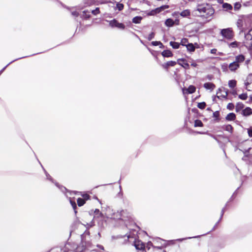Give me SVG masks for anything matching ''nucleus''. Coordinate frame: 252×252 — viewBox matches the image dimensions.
I'll return each mask as SVG.
<instances>
[{"label": "nucleus", "mask_w": 252, "mask_h": 252, "mask_svg": "<svg viewBox=\"0 0 252 252\" xmlns=\"http://www.w3.org/2000/svg\"><path fill=\"white\" fill-rule=\"evenodd\" d=\"M217 97L220 98H226L228 95V92L224 88H219L217 92Z\"/></svg>", "instance_id": "8"}, {"label": "nucleus", "mask_w": 252, "mask_h": 252, "mask_svg": "<svg viewBox=\"0 0 252 252\" xmlns=\"http://www.w3.org/2000/svg\"><path fill=\"white\" fill-rule=\"evenodd\" d=\"M181 45H183V46H187V44H188V39L187 38H183L181 41V43H180Z\"/></svg>", "instance_id": "36"}, {"label": "nucleus", "mask_w": 252, "mask_h": 252, "mask_svg": "<svg viewBox=\"0 0 252 252\" xmlns=\"http://www.w3.org/2000/svg\"><path fill=\"white\" fill-rule=\"evenodd\" d=\"M237 26L241 32H244L248 29L250 25H249V22L246 21V17H245L238 20Z\"/></svg>", "instance_id": "3"}, {"label": "nucleus", "mask_w": 252, "mask_h": 252, "mask_svg": "<svg viewBox=\"0 0 252 252\" xmlns=\"http://www.w3.org/2000/svg\"><path fill=\"white\" fill-rule=\"evenodd\" d=\"M245 59V58L244 55H239L235 57V59L234 62L240 65V64L244 62Z\"/></svg>", "instance_id": "14"}, {"label": "nucleus", "mask_w": 252, "mask_h": 252, "mask_svg": "<svg viewBox=\"0 0 252 252\" xmlns=\"http://www.w3.org/2000/svg\"><path fill=\"white\" fill-rule=\"evenodd\" d=\"M228 86L230 88H234L236 86V81L235 80H231L229 81Z\"/></svg>", "instance_id": "29"}, {"label": "nucleus", "mask_w": 252, "mask_h": 252, "mask_svg": "<svg viewBox=\"0 0 252 252\" xmlns=\"http://www.w3.org/2000/svg\"><path fill=\"white\" fill-rule=\"evenodd\" d=\"M93 2L92 1V2H88L87 4L88 5H91V4H93Z\"/></svg>", "instance_id": "64"}, {"label": "nucleus", "mask_w": 252, "mask_h": 252, "mask_svg": "<svg viewBox=\"0 0 252 252\" xmlns=\"http://www.w3.org/2000/svg\"><path fill=\"white\" fill-rule=\"evenodd\" d=\"M209 135H210L211 137H212V138H213L214 139H215V140H217V138L215 136H214V135H212L211 134H208Z\"/></svg>", "instance_id": "61"}, {"label": "nucleus", "mask_w": 252, "mask_h": 252, "mask_svg": "<svg viewBox=\"0 0 252 252\" xmlns=\"http://www.w3.org/2000/svg\"><path fill=\"white\" fill-rule=\"evenodd\" d=\"M248 134L250 137H252V129H248Z\"/></svg>", "instance_id": "58"}, {"label": "nucleus", "mask_w": 252, "mask_h": 252, "mask_svg": "<svg viewBox=\"0 0 252 252\" xmlns=\"http://www.w3.org/2000/svg\"><path fill=\"white\" fill-rule=\"evenodd\" d=\"M203 87L206 89L210 90L211 91H213L216 88L215 85L210 82L205 83L204 84Z\"/></svg>", "instance_id": "15"}, {"label": "nucleus", "mask_w": 252, "mask_h": 252, "mask_svg": "<svg viewBox=\"0 0 252 252\" xmlns=\"http://www.w3.org/2000/svg\"><path fill=\"white\" fill-rule=\"evenodd\" d=\"M179 14L183 17L189 18L190 15V12L189 10L186 9L182 11L181 13H179Z\"/></svg>", "instance_id": "18"}, {"label": "nucleus", "mask_w": 252, "mask_h": 252, "mask_svg": "<svg viewBox=\"0 0 252 252\" xmlns=\"http://www.w3.org/2000/svg\"><path fill=\"white\" fill-rule=\"evenodd\" d=\"M179 12H174L172 14V16L176 17V18L179 17Z\"/></svg>", "instance_id": "52"}, {"label": "nucleus", "mask_w": 252, "mask_h": 252, "mask_svg": "<svg viewBox=\"0 0 252 252\" xmlns=\"http://www.w3.org/2000/svg\"><path fill=\"white\" fill-rule=\"evenodd\" d=\"M178 63L186 69L189 68V65L187 61L184 59H180L178 60Z\"/></svg>", "instance_id": "11"}, {"label": "nucleus", "mask_w": 252, "mask_h": 252, "mask_svg": "<svg viewBox=\"0 0 252 252\" xmlns=\"http://www.w3.org/2000/svg\"><path fill=\"white\" fill-rule=\"evenodd\" d=\"M82 17L85 19H88L90 17L89 12L88 11H84L82 14Z\"/></svg>", "instance_id": "33"}, {"label": "nucleus", "mask_w": 252, "mask_h": 252, "mask_svg": "<svg viewBox=\"0 0 252 252\" xmlns=\"http://www.w3.org/2000/svg\"><path fill=\"white\" fill-rule=\"evenodd\" d=\"M82 196L84 198V199L85 200H88L90 198V196L89 194H87V193L83 194L82 195Z\"/></svg>", "instance_id": "50"}, {"label": "nucleus", "mask_w": 252, "mask_h": 252, "mask_svg": "<svg viewBox=\"0 0 252 252\" xmlns=\"http://www.w3.org/2000/svg\"><path fill=\"white\" fill-rule=\"evenodd\" d=\"M242 114L244 116H248L252 114V109L250 107H246L242 111Z\"/></svg>", "instance_id": "16"}, {"label": "nucleus", "mask_w": 252, "mask_h": 252, "mask_svg": "<svg viewBox=\"0 0 252 252\" xmlns=\"http://www.w3.org/2000/svg\"><path fill=\"white\" fill-rule=\"evenodd\" d=\"M116 7L119 11H121L124 8V4L120 3H117L116 4Z\"/></svg>", "instance_id": "42"}, {"label": "nucleus", "mask_w": 252, "mask_h": 252, "mask_svg": "<svg viewBox=\"0 0 252 252\" xmlns=\"http://www.w3.org/2000/svg\"><path fill=\"white\" fill-rule=\"evenodd\" d=\"M109 25L112 28H117L119 29L124 30L125 28V26L124 24L119 23L116 19H113L109 21Z\"/></svg>", "instance_id": "6"}, {"label": "nucleus", "mask_w": 252, "mask_h": 252, "mask_svg": "<svg viewBox=\"0 0 252 252\" xmlns=\"http://www.w3.org/2000/svg\"><path fill=\"white\" fill-rule=\"evenodd\" d=\"M194 11H198L199 14L198 16L208 18L212 16L214 12V9L207 4H201L197 5L196 9Z\"/></svg>", "instance_id": "1"}, {"label": "nucleus", "mask_w": 252, "mask_h": 252, "mask_svg": "<svg viewBox=\"0 0 252 252\" xmlns=\"http://www.w3.org/2000/svg\"><path fill=\"white\" fill-rule=\"evenodd\" d=\"M239 98L242 100H246L248 97L247 94L244 93L239 95Z\"/></svg>", "instance_id": "37"}, {"label": "nucleus", "mask_w": 252, "mask_h": 252, "mask_svg": "<svg viewBox=\"0 0 252 252\" xmlns=\"http://www.w3.org/2000/svg\"><path fill=\"white\" fill-rule=\"evenodd\" d=\"M217 52V49L214 48L211 50V53L213 54H216Z\"/></svg>", "instance_id": "54"}, {"label": "nucleus", "mask_w": 252, "mask_h": 252, "mask_svg": "<svg viewBox=\"0 0 252 252\" xmlns=\"http://www.w3.org/2000/svg\"><path fill=\"white\" fill-rule=\"evenodd\" d=\"M246 21L249 22V25L252 24V14L246 16Z\"/></svg>", "instance_id": "41"}, {"label": "nucleus", "mask_w": 252, "mask_h": 252, "mask_svg": "<svg viewBox=\"0 0 252 252\" xmlns=\"http://www.w3.org/2000/svg\"><path fill=\"white\" fill-rule=\"evenodd\" d=\"M191 65L193 67H196L197 66V64L194 62H192L191 63Z\"/></svg>", "instance_id": "60"}, {"label": "nucleus", "mask_w": 252, "mask_h": 252, "mask_svg": "<svg viewBox=\"0 0 252 252\" xmlns=\"http://www.w3.org/2000/svg\"><path fill=\"white\" fill-rule=\"evenodd\" d=\"M45 173H46V177H47V179L50 180H52L51 177L47 173H46V172H45Z\"/></svg>", "instance_id": "59"}, {"label": "nucleus", "mask_w": 252, "mask_h": 252, "mask_svg": "<svg viewBox=\"0 0 252 252\" xmlns=\"http://www.w3.org/2000/svg\"><path fill=\"white\" fill-rule=\"evenodd\" d=\"M236 118V115L234 113H230L225 117V119L227 121L234 120Z\"/></svg>", "instance_id": "21"}, {"label": "nucleus", "mask_w": 252, "mask_h": 252, "mask_svg": "<svg viewBox=\"0 0 252 252\" xmlns=\"http://www.w3.org/2000/svg\"><path fill=\"white\" fill-rule=\"evenodd\" d=\"M170 45L173 48L177 49L179 48L180 44L178 42L170 41Z\"/></svg>", "instance_id": "27"}, {"label": "nucleus", "mask_w": 252, "mask_h": 252, "mask_svg": "<svg viewBox=\"0 0 252 252\" xmlns=\"http://www.w3.org/2000/svg\"><path fill=\"white\" fill-rule=\"evenodd\" d=\"M155 33L154 32H152L151 33H150L147 37V39L149 41L153 39L155 37Z\"/></svg>", "instance_id": "43"}, {"label": "nucleus", "mask_w": 252, "mask_h": 252, "mask_svg": "<svg viewBox=\"0 0 252 252\" xmlns=\"http://www.w3.org/2000/svg\"><path fill=\"white\" fill-rule=\"evenodd\" d=\"M142 19V17L141 16H136L132 19V22L135 24H139L140 23L141 20Z\"/></svg>", "instance_id": "24"}, {"label": "nucleus", "mask_w": 252, "mask_h": 252, "mask_svg": "<svg viewBox=\"0 0 252 252\" xmlns=\"http://www.w3.org/2000/svg\"><path fill=\"white\" fill-rule=\"evenodd\" d=\"M187 50L189 52H194L195 50V47L192 43H188L186 46Z\"/></svg>", "instance_id": "23"}, {"label": "nucleus", "mask_w": 252, "mask_h": 252, "mask_svg": "<svg viewBox=\"0 0 252 252\" xmlns=\"http://www.w3.org/2000/svg\"><path fill=\"white\" fill-rule=\"evenodd\" d=\"M112 240H115V239H123L124 240L121 241L120 242V243L122 244H126L128 242L129 238H130V235H126L125 236H121V235H117V236H112Z\"/></svg>", "instance_id": "7"}, {"label": "nucleus", "mask_w": 252, "mask_h": 252, "mask_svg": "<svg viewBox=\"0 0 252 252\" xmlns=\"http://www.w3.org/2000/svg\"><path fill=\"white\" fill-rule=\"evenodd\" d=\"M225 207H224L222 210H221V216H220V220H219V221L216 224V225H215L214 226V228L217 226V225L218 224V223L219 222V221L220 220L221 218L222 217L223 215V214L224 213V211H225Z\"/></svg>", "instance_id": "47"}, {"label": "nucleus", "mask_w": 252, "mask_h": 252, "mask_svg": "<svg viewBox=\"0 0 252 252\" xmlns=\"http://www.w3.org/2000/svg\"><path fill=\"white\" fill-rule=\"evenodd\" d=\"M220 34L224 38L231 40L234 36V32L231 28L223 29L220 30Z\"/></svg>", "instance_id": "2"}, {"label": "nucleus", "mask_w": 252, "mask_h": 252, "mask_svg": "<svg viewBox=\"0 0 252 252\" xmlns=\"http://www.w3.org/2000/svg\"><path fill=\"white\" fill-rule=\"evenodd\" d=\"M77 201L79 206H82L85 203V200L81 198H78Z\"/></svg>", "instance_id": "32"}, {"label": "nucleus", "mask_w": 252, "mask_h": 252, "mask_svg": "<svg viewBox=\"0 0 252 252\" xmlns=\"http://www.w3.org/2000/svg\"><path fill=\"white\" fill-rule=\"evenodd\" d=\"M169 7V6L168 5H162V6L159 7V8L162 11L165 9L168 8Z\"/></svg>", "instance_id": "48"}, {"label": "nucleus", "mask_w": 252, "mask_h": 252, "mask_svg": "<svg viewBox=\"0 0 252 252\" xmlns=\"http://www.w3.org/2000/svg\"><path fill=\"white\" fill-rule=\"evenodd\" d=\"M134 245L137 250H142L144 249V244L140 240H135Z\"/></svg>", "instance_id": "10"}, {"label": "nucleus", "mask_w": 252, "mask_h": 252, "mask_svg": "<svg viewBox=\"0 0 252 252\" xmlns=\"http://www.w3.org/2000/svg\"><path fill=\"white\" fill-rule=\"evenodd\" d=\"M234 108V105L232 103H229L227 106V108L229 110H232Z\"/></svg>", "instance_id": "51"}, {"label": "nucleus", "mask_w": 252, "mask_h": 252, "mask_svg": "<svg viewBox=\"0 0 252 252\" xmlns=\"http://www.w3.org/2000/svg\"><path fill=\"white\" fill-rule=\"evenodd\" d=\"M194 127H202L203 126V124L201 122V121L199 120H196L194 121Z\"/></svg>", "instance_id": "28"}, {"label": "nucleus", "mask_w": 252, "mask_h": 252, "mask_svg": "<svg viewBox=\"0 0 252 252\" xmlns=\"http://www.w3.org/2000/svg\"><path fill=\"white\" fill-rule=\"evenodd\" d=\"M244 44L245 46L249 49H252V34L248 32L245 35V39L244 40Z\"/></svg>", "instance_id": "4"}, {"label": "nucleus", "mask_w": 252, "mask_h": 252, "mask_svg": "<svg viewBox=\"0 0 252 252\" xmlns=\"http://www.w3.org/2000/svg\"><path fill=\"white\" fill-rule=\"evenodd\" d=\"M70 203L72 207V208H73L74 210V212L76 214L77 213V211H76V208H77V206H76V204L75 203V201H73L70 198Z\"/></svg>", "instance_id": "35"}, {"label": "nucleus", "mask_w": 252, "mask_h": 252, "mask_svg": "<svg viewBox=\"0 0 252 252\" xmlns=\"http://www.w3.org/2000/svg\"><path fill=\"white\" fill-rule=\"evenodd\" d=\"M85 226L86 227L87 230L89 229L90 228L94 226V222L93 220L90 223H87L86 224H84Z\"/></svg>", "instance_id": "31"}, {"label": "nucleus", "mask_w": 252, "mask_h": 252, "mask_svg": "<svg viewBox=\"0 0 252 252\" xmlns=\"http://www.w3.org/2000/svg\"><path fill=\"white\" fill-rule=\"evenodd\" d=\"M244 107V105L242 102H238L236 105V111L238 112L241 110Z\"/></svg>", "instance_id": "26"}, {"label": "nucleus", "mask_w": 252, "mask_h": 252, "mask_svg": "<svg viewBox=\"0 0 252 252\" xmlns=\"http://www.w3.org/2000/svg\"><path fill=\"white\" fill-rule=\"evenodd\" d=\"M222 7L223 8L225 9L226 10H231L232 9V5L227 3H223L222 5Z\"/></svg>", "instance_id": "30"}, {"label": "nucleus", "mask_w": 252, "mask_h": 252, "mask_svg": "<svg viewBox=\"0 0 252 252\" xmlns=\"http://www.w3.org/2000/svg\"><path fill=\"white\" fill-rule=\"evenodd\" d=\"M219 116H220V113L218 111H215V112L213 113V117L214 118L218 119Z\"/></svg>", "instance_id": "49"}, {"label": "nucleus", "mask_w": 252, "mask_h": 252, "mask_svg": "<svg viewBox=\"0 0 252 252\" xmlns=\"http://www.w3.org/2000/svg\"><path fill=\"white\" fill-rule=\"evenodd\" d=\"M99 8L97 7L94 10H93L92 11V13L93 14L96 15L97 14L99 13Z\"/></svg>", "instance_id": "44"}, {"label": "nucleus", "mask_w": 252, "mask_h": 252, "mask_svg": "<svg viewBox=\"0 0 252 252\" xmlns=\"http://www.w3.org/2000/svg\"><path fill=\"white\" fill-rule=\"evenodd\" d=\"M148 245L149 246H152V243L151 242H149L148 243Z\"/></svg>", "instance_id": "63"}, {"label": "nucleus", "mask_w": 252, "mask_h": 252, "mask_svg": "<svg viewBox=\"0 0 252 252\" xmlns=\"http://www.w3.org/2000/svg\"><path fill=\"white\" fill-rule=\"evenodd\" d=\"M166 26L171 27L175 25V22L171 18H168L166 20L164 23Z\"/></svg>", "instance_id": "19"}, {"label": "nucleus", "mask_w": 252, "mask_h": 252, "mask_svg": "<svg viewBox=\"0 0 252 252\" xmlns=\"http://www.w3.org/2000/svg\"><path fill=\"white\" fill-rule=\"evenodd\" d=\"M197 107L201 109H203L206 107V103L204 102L198 103Z\"/></svg>", "instance_id": "38"}, {"label": "nucleus", "mask_w": 252, "mask_h": 252, "mask_svg": "<svg viewBox=\"0 0 252 252\" xmlns=\"http://www.w3.org/2000/svg\"><path fill=\"white\" fill-rule=\"evenodd\" d=\"M161 55L164 57H171L173 56V54L171 51L168 50H164L162 52Z\"/></svg>", "instance_id": "22"}, {"label": "nucleus", "mask_w": 252, "mask_h": 252, "mask_svg": "<svg viewBox=\"0 0 252 252\" xmlns=\"http://www.w3.org/2000/svg\"><path fill=\"white\" fill-rule=\"evenodd\" d=\"M24 58V57H21V58H19V59H22V58ZM16 60H17V59H16V60H14V61H12V62H11V63H12V62H14L15 61H16ZM10 63L9 64H8L6 66H5V67H4V68H3L1 71H0V72H2V71H3L5 69V68H6V67H7V66L10 64Z\"/></svg>", "instance_id": "55"}, {"label": "nucleus", "mask_w": 252, "mask_h": 252, "mask_svg": "<svg viewBox=\"0 0 252 252\" xmlns=\"http://www.w3.org/2000/svg\"><path fill=\"white\" fill-rule=\"evenodd\" d=\"M240 45V43L237 41H234L228 44V46L230 48H237Z\"/></svg>", "instance_id": "25"}, {"label": "nucleus", "mask_w": 252, "mask_h": 252, "mask_svg": "<svg viewBox=\"0 0 252 252\" xmlns=\"http://www.w3.org/2000/svg\"><path fill=\"white\" fill-rule=\"evenodd\" d=\"M97 246V247L101 249V250H104V248L102 246L98 245Z\"/></svg>", "instance_id": "62"}, {"label": "nucleus", "mask_w": 252, "mask_h": 252, "mask_svg": "<svg viewBox=\"0 0 252 252\" xmlns=\"http://www.w3.org/2000/svg\"><path fill=\"white\" fill-rule=\"evenodd\" d=\"M240 67V65L234 62L228 65V68L231 72H235Z\"/></svg>", "instance_id": "13"}, {"label": "nucleus", "mask_w": 252, "mask_h": 252, "mask_svg": "<svg viewBox=\"0 0 252 252\" xmlns=\"http://www.w3.org/2000/svg\"><path fill=\"white\" fill-rule=\"evenodd\" d=\"M155 11L156 13H159L161 12V10H160L159 7H158L155 9Z\"/></svg>", "instance_id": "57"}, {"label": "nucleus", "mask_w": 252, "mask_h": 252, "mask_svg": "<svg viewBox=\"0 0 252 252\" xmlns=\"http://www.w3.org/2000/svg\"><path fill=\"white\" fill-rule=\"evenodd\" d=\"M252 84V74H250L247 77V79L245 82V85L246 87V89L249 91H252L251 89H250L249 86Z\"/></svg>", "instance_id": "12"}, {"label": "nucleus", "mask_w": 252, "mask_h": 252, "mask_svg": "<svg viewBox=\"0 0 252 252\" xmlns=\"http://www.w3.org/2000/svg\"><path fill=\"white\" fill-rule=\"evenodd\" d=\"M221 68L223 71H226L227 70V69L228 68V65L225 63H223L221 65Z\"/></svg>", "instance_id": "40"}, {"label": "nucleus", "mask_w": 252, "mask_h": 252, "mask_svg": "<svg viewBox=\"0 0 252 252\" xmlns=\"http://www.w3.org/2000/svg\"><path fill=\"white\" fill-rule=\"evenodd\" d=\"M222 128L227 131L229 132L230 133H233V128L230 125H224L222 126Z\"/></svg>", "instance_id": "20"}, {"label": "nucleus", "mask_w": 252, "mask_h": 252, "mask_svg": "<svg viewBox=\"0 0 252 252\" xmlns=\"http://www.w3.org/2000/svg\"><path fill=\"white\" fill-rule=\"evenodd\" d=\"M174 21V22H175V25H179V24H180V21H179V20L178 19V18H176V19H175V21Z\"/></svg>", "instance_id": "56"}, {"label": "nucleus", "mask_w": 252, "mask_h": 252, "mask_svg": "<svg viewBox=\"0 0 252 252\" xmlns=\"http://www.w3.org/2000/svg\"><path fill=\"white\" fill-rule=\"evenodd\" d=\"M241 5L239 2H236L234 4V9L235 10H238L240 8Z\"/></svg>", "instance_id": "46"}, {"label": "nucleus", "mask_w": 252, "mask_h": 252, "mask_svg": "<svg viewBox=\"0 0 252 252\" xmlns=\"http://www.w3.org/2000/svg\"><path fill=\"white\" fill-rule=\"evenodd\" d=\"M90 235V232L88 230H86L84 233L81 235V239H82V241L83 242L84 241V238H85V236L86 235Z\"/></svg>", "instance_id": "39"}, {"label": "nucleus", "mask_w": 252, "mask_h": 252, "mask_svg": "<svg viewBox=\"0 0 252 252\" xmlns=\"http://www.w3.org/2000/svg\"><path fill=\"white\" fill-rule=\"evenodd\" d=\"M176 64V62L175 61H169L167 63H165L162 65L163 67L167 69L169 66H174Z\"/></svg>", "instance_id": "17"}, {"label": "nucleus", "mask_w": 252, "mask_h": 252, "mask_svg": "<svg viewBox=\"0 0 252 252\" xmlns=\"http://www.w3.org/2000/svg\"><path fill=\"white\" fill-rule=\"evenodd\" d=\"M128 213L126 210H121L120 211H117L114 213V218L116 219H122L124 220L125 218H128Z\"/></svg>", "instance_id": "5"}, {"label": "nucleus", "mask_w": 252, "mask_h": 252, "mask_svg": "<svg viewBox=\"0 0 252 252\" xmlns=\"http://www.w3.org/2000/svg\"><path fill=\"white\" fill-rule=\"evenodd\" d=\"M71 15L74 17H78L79 15V13L77 11H72L71 12Z\"/></svg>", "instance_id": "53"}, {"label": "nucleus", "mask_w": 252, "mask_h": 252, "mask_svg": "<svg viewBox=\"0 0 252 252\" xmlns=\"http://www.w3.org/2000/svg\"><path fill=\"white\" fill-rule=\"evenodd\" d=\"M196 91V88L193 85H190L188 88H183L182 91L184 94H190L194 93Z\"/></svg>", "instance_id": "9"}, {"label": "nucleus", "mask_w": 252, "mask_h": 252, "mask_svg": "<svg viewBox=\"0 0 252 252\" xmlns=\"http://www.w3.org/2000/svg\"><path fill=\"white\" fill-rule=\"evenodd\" d=\"M94 213L95 214V216L94 217H99L102 216V214L100 212L99 209H96L94 211Z\"/></svg>", "instance_id": "34"}, {"label": "nucleus", "mask_w": 252, "mask_h": 252, "mask_svg": "<svg viewBox=\"0 0 252 252\" xmlns=\"http://www.w3.org/2000/svg\"><path fill=\"white\" fill-rule=\"evenodd\" d=\"M151 44L153 46L162 45V43L160 41H152Z\"/></svg>", "instance_id": "45"}]
</instances>
